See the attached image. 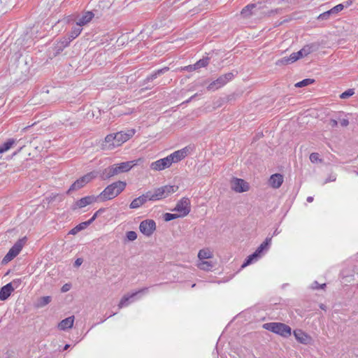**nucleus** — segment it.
I'll use <instances>...</instances> for the list:
<instances>
[{"mask_svg":"<svg viewBox=\"0 0 358 358\" xmlns=\"http://www.w3.org/2000/svg\"><path fill=\"white\" fill-rule=\"evenodd\" d=\"M115 136H113V134H110L107 135L105 137V143L106 146L108 149H113L115 147H113V143H115Z\"/></svg>","mask_w":358,"mask_h":358,"instance_id":"nucleus-31","label":"nucleus"},{"mask_svg":"<svg viewBox=\"0 0 358 358\" xmlns=\"http://www.w3.org/2000/svg\"><path fill=\"white\" fill-rule=\"evenodd\" d=\"M314 83H315V80L314 79L306 78V79H303V80H301L300 82L296 83L295 84V87H303L311 85V84H313Z\"/></svg>","mask_w":358,"mask_h":358,"instance_id":"nucleus-34","label":"nucleus"},{"mask_svg":"<svg viewBox=\"0 0 358 358\" xmlns=\"http://www.w3.org/2000/svg\"><path fill=\"white\" fill-rule=\"evenodd\" d=\"M99 199V195L96 196L94 195H90L83 197L75 203L73 209L84 208L90 204L96 202Z\"/></svg>","mask_w":358,"mask_h":358,"instance_id":"nucleus-15","label":"nucleus"},{"mask_svg":"<svg viewBox=\"0 0 358 358\" xmlns=\"http://www.w3.org/2000/svg\"><path fill=\"white\" fill-rule=\"evenodd\" d=\"M357 175H358V172H357Z\"/></svg>","mask_w":358,"mask_h":358,"instance_id":"nucleus-64","label":"nucleus"},{"mask_svg":"<svg viewBox=\"0 0 358 358\" xmlns=\"http://www.w3.org/2000/svg\"><path fill=\"white\" fill-rule=\"evenodd\" d=\"M301 49H302V50L303 52V55L305 56L308 55L309 54H310L313 52V46L312 45H305Z\"/></svg>","mask_w":358,"mask_h":358,"instance_id":"nucleus-43","label":"nucleus"},{"mask_svg":"<svg viewBox=\"0 0 358 358\" xmlns=\"http://www.w3.org/2000/svg\"><path fill=\"white\" fill-rule=\"evenodd\" d=\"M198 267L201 269V270H203V271H210L213 267V264L211 262H208V261H201V262H200L199 264H198Z\"/></svg>","mask_w":358,"mask_h":358,"instance_id":"nucleus-32","label":"nucleus"},{"mask_svg":"<svg viewBox=\"0 0 358 358\" xmlns=\"http://www.w3.org/2000/svg\"><path fill=\"white\" fill-rule=\"evenodd\" d=\"M234 75L229 72L220 76L215 80L211 82L207 87L208 91H215L224 86L228 82L231 80Z\"/></svg>","mask_w":358,"mask_h":358,"instance_id":"nucleus-6","label":"nucleus"},{"mask_svg":"<svg viewBox=\"0 0 358 358\" xmlns=\"http://www.w3.org/2000/svg\"><path fill=\"white\" fill-rule=\"evenodd\" d=\"M306 200H307L308 202L310 203V202H312L313 201V196H308Z\"/></svg>","mask_w":358,"mask_h":358,"instance_id":"nucleus-58","label":"nucleus"},{"mask_svg":"<svg viewBox=\"0 0 358 358\" xmlns=\"http://www.w3.org/2000/svg\"><path fill=\"white\" fill-rule=\"evenodd\" d=\"M173 210L178 212L182 217L187 215L191 210V202L189 199L187 197H182L177 202L176 206Z\"/></svg>","mask_w":358,"mask_h":358,"instance_id":"nucleus-7","label":"nucleus"},{"mask_svg":"<svg viewBox=\"0 0 358 358\" xmlns=\"http://www.w3.org/2000/svg\"><path fill=\"white\" fill-rule=\"evenodd\" d=\"M273 234L276 235L277 234V231H275Z\"/></svg>","mask_w":358,"mask_h":358,"instance_id":"nucleus-63","label":"nucleus"},{"mask_svg":"<svg viewBox=\"0 0 358 358\" xmlns=\"http://www.w3.org/2000/svg\"><path fill=\"white\" fill-rule=\"evenodd\" d=\"M288 57L291 63H293L299 59L296 52L292 53Z\"/></svg>","mask_w":358,"mask_h":358,"instance_id":"nucleus-48","label":"nucleus"},{"mask_svg":"<svg viewBox=\"0 0 358 358\" xmlns=\"http://www.w3.org/2000/svg\"><path fill=\"white\" fill-rule=\"evenodd\" d=\"M98 176V171H91L77 179L69 187L67 193L76 191L83 187L93 179Z\"/></svg>","mask_w":358,"mask_h":358,"instance_id":"nucleus-4","label":"nucleus"},{"mask_svg":"<svg viewBox=\"0 0 358 358\" xmlns=\"http://www.w3.org/2000/svg\"><path fill=\"white\" fill-rule=\"evenodd\" d=\"M94 16V15L92 12L87 11L78 19L76 23L82 27L90 22Z\"/></svg>","mask_w":358,"mask_h":358,"instance_id":"nucleus-23","label":"nucleus"},{"mask_svg":"<svg viewBox=\"0 0 358 358\" xmlns=\"http://www.w3.org/2000/svg\"><path fill=\"white\" fill-rule=\"evenodd\" d=\"M178 189V187L176 185H164L156 188L153 191H148L147 196H149V201H159L168 197Z\"/></svg>","mask_w":358,"mask_h":358,"instance_id":"nucleus-2","label":"nucleus"},{"mask_svg":"<svg viewBox=\"0 0 358 358\" xmlns=\"http://www.w3.org/2000/svg\"><path fill=\"white\" fill-rule=\"evenodd\" d=\"M326 287V283L320 284L319 289H324Z\"/></svg>","mask_w":358,"mask_h":358,"instance_id":"nucleus-59","label":"nucleus"},{"mask_svg":"<svg viewBox=\"0 0 358 358\" xmlns=\"http://www.w3.org/2000/svg\"><path fill=\"white\" fill-rule=\"evenodd\" d=\"M70 347V345L66 344L64 345L63 350H66Z\"/></svg>","mask_w":358,"mask_h":358,"instance_id":"nucleus-60","label":"nucleus"},{"mask_svg":"<svg viewBox=\"0 0 358 358\" xmlns=\"http://www.w3.org/2000/svg\"><path fill=\"white\" fill-rule=\"evenodd\" d=\"M189 148L188 147H185L184 148L175 151L171 155H168L166 157L169 161L171 165H172V164L173 163H177L183 159L187 155L189 152Z\"/></svg>","mask_w":358,"mask_h":358,"instance_id":"nucleus-11","label":"nucleus"},{"mask_svg":"<svg viewBox=\"0 0 358 358\" xmlns=\"http://www.w3.org/2000/svg\"><path fill=\"white\" fill-rule=\"evenodd\" d=\"M15 143L13 138L8 139L6 142L0 145V154L8 151L12 145Z\"/></svg>","mask_w":358,"mask_h":358,"instance_id":"nucleus-29","label":"nucleus"},{"mask_svg":"<svg viewBox=\"0 0 358 358\" xmlns=\"http://www.w3.org/2000/svg\"><path fill=\"white\" fill-rule=\"evenodd\" d=\"M231 189L236 192H244L249 190V185L244 180L234 178L231 181Z\"/></svg>","mask_w":358,"mask_h":358,"instance_id":"nucleus-12","label":"nucleus"},{"mask_svg":"<svg viewBox=\"0 0 358 358\" xmlns=\"http://www.w3.org/2000/svg\"><path fill=\"white\" fill-rule=\"evenodd\" d=\"M198 257L200 260H203L206 259H210L213 257V253L212 252L208 249H202L200 250L198 253Z\"/></svg>","mask_w":358,"mask_h":358,"instance_id":"nucleus-28","label":"nucleus"},{"mask_svg":"<svg viewBox=\"0 0 358 358\" xmlns=\"http://www.w3.org/2000/svg\"><path fill=\"white\" fill-rule=\"evenodd\" d=\"M331 125H332L333 127H335V126H336V125L338 124V122H337L336 120H332L331 121Z\"/></svg>","mask_w":358,"mask_h":358,"instance_id":"nucleus-57","label":"nucleus"},{"mask_svg":"<svg viewBox=\"0 0 358 358\" xmlns=\"http://www.w3.org/2000/svg\"><path fill=\"white\" fill-rule=\"evenodd\" d=\"M283 180L284 178L282 174L275 173L271 176L268 180V184L271 187L278 189L282 185Z\"/></svg>","mask_w":358,"mask_h":358,"instance_id":"nucleus-19","label":"nucleus"},{"mask_svg":"<svg viewBox=\"0 0 358 358\" xmlns=\"http://www.w3.org/2000/svg\"><path fill=\"white\" fill-rule=\"evenodd\" d=\"M148 292V287H143L138 291L133 292L131 294L124 295L120 300L118 307L119 308H122L123 307L127 306L130 303V300L133 301V299L138 294H145Z\"/></svg>","mask_w":358,"mask_h":358,"instance_id":"nucleus-14","label":"nucleus"},{"mask_svg":"<svg viewBox=\"0 0 358 358\" xmlns=\"http://www.w3.org/2000/svg\"><path fill=\"white\" fill-rule=\"evenodd\" d=\"M296 55H297L298 59H300V58H302V57H305V55H303V52L302 49H301L299 51L296 52Z\"/></svg>","mask_w":358,"mask_h":358,"instance_id":"nucleus-54","label":"nucleus"},{"mask_svg":"<svg viewBox=\"0 0 358 358\" xmlns=\"http://www.w3.org/2000/svg\"><path fill=\"white\" fill-rule=\"evenodd\" d=\"M256 7L254 3H250L245 6L241 10V14L245 17L250 16L252 14V10Z\"/></svg>","mask_w":358,"mask_h":358,"instance_id":"nucleus-30","label":"nucleus"},{"mask_svg":"<svg viewBox=\"0 0 358 358\" xmlns=\"http://www.w3.org/2000/svg\"><path fill=\"white\" fill-rule=\"evenodd\" d=\"M336 177L335 176H330L329 178H327L325 180L324 183H327V182H334V181L336 180Z\"/></svg>","mask_w":358,"mask_h":358,"instance_id":"nucleus-52","label":"nucleus"},{"mask_svg":"<svg viewBox=\"0 0 358 358\" xmlns=\"http://www.w3.org/2000/svg\"><path fill=\"white\" fill-rule=\"evenodd\" d=\"M169 70V67H164L162 69H158L155 71H154L152 74H150V76H148L146 79H145V81L146 82H150V81H152L153 80H155V78H157L158 76H160L162 74H164L166 72H167Z\"/></svg>","mask_w":358,"mask_h":358,"instance_id":"nucleus-24","label":"nucleus"},{"mask_svg":"<svg viewBox=\"0 0 358 358\" xmlns=\"http://www.w3.org/2000/svg\"><path fill=\"white\" fill-rule=\"evenodd\" d=\"M115 176H116V173L113 165L104 169L100 172H98V176H99L100 178L103 180H108Z\"/></svg>","mask_w":358,"mask_h":358,"instance_id":"nucleus-20","label":"nucleus"},{"mask_svg":"<svg viewBox=\"0 0 358 358\" xmlns=\"http://www.w3.org/2000/svg\"><path fill=\"white\" fill-rule=\"evenodd\" d=\"M343 8L344 6L342 3H340L330 9V11L331 14L338 13V12L341 11Z\"/></svg>","mask_w":358,"mask_h":358,"instance_id":"nucleus-40","label":"nucleus"},{"mask_svg":"<svg viewBox=\"0 0 358 358\" xmlns=\"http://www.w3.org/2000/svg\"><path fill=\"white\" fill-rule=\"evenodd\" d=\"M22 280L20 278L14 279L13 281L9 282L8 284L11 285L12 287H14V289L15 288H17L18 286L21 284Z\"/></svg>","mask_w":358,"mask_h":358,"instance_id":"nucleus-45","label":"nucleus"},{"mask_svg":"<svg viewBox=\"0 0 358 358\" xmlns=\"http://www.w3.org/2000/svg\"><path fill=\"white\" fill-rule=\"evenodd\" d=\"M83 262V260L82 258H78L76 261H75V263H74V266L76 267H78L80 266Z\"/></svg>","mask_w":358,"mask_h":358,"instance_id":"nucleus-51","label":"nucleus"},{"mask_svg":"<svg viewBox=\"0 0 358 358\" xmlns=\"http://www.w3.org/2000/svg\"><path fill=\"white\" fill-rule=\"evenodd\" d=\"M301 49H302V50L303 52V55L305 56L308 55L309 54H310L313 52V46L312 45H305Z\"/></svg>","mask_w":358,"mask_h":358,"instance_id":"nucleus-44","label":"nucleus"},{"mask_svg":"<svg viewBox=\"0 0 358 358\" xmlns=\"http://www.w3.org/2000/svg\"><path fill=\"white\" fill-rule=\"evenodd\" d=\"M134 134V130H131L129 133L119 131L113 134V136L115 137L114 138L115 143H113V147H118L121 145L122 143L128 141Z\"/></svg>","mask_w":358,"mask_h":358,"instance_id":"nucleus-13","label":"nucleus"},{"mask_svg":"<svg viewBox=\"0 0 358 358\" xmlns=\"http://www.w3.org/2000/svg\"><path fill=\"white\" fill-rule=\"evenodd\" d=\"M155 229L156 223L153 220H145L140 223V231L148 237L150 236Z\"/></svg>","mask_w":358,"mask_h":358,"instance_id":"nucleus-10","label":"nucleus"},{"mask_svg":"<svg viewBox=\"0 0 358 358\" xmlns=\"http://www.w3.org/2000/svg\"><path fill=\"white\" fill-rule=\"evenodd\" d=\"M355 94L354 89H348L340 95V98L342 99H348Z\"/></svg>","mask_w":358,"mask_h":358,"instance_id":"nucleus-37","label":"nucleus"},{"mask_svg":"<svg viewBox=\"0 0 358 358\" xmlns=\"http://www.w3.org/2000/svg\"><path fill=\"white\" fill-rule=\"evenodd\" d=\"M74 316H71L64 320H62L58 324V328L60 330H66L71 329L73 325Z\"/></svg>","mask_w":358,"mask_h":358,"instance_id":"nucleus-22","label":"nucleus"},{"mask_svg":"<svg viewBox=\"0 0 358 358\" xmlns=\"http://www.w3.org/2000/svg\"><path fill=\"white\" fill-rule=\"evenodd\" d=\"M106 210V208H99L98 210H97V213L100 215L102 213H104Z\"/></svg>","mask_w":358,"mask_h":358,"instance_id":"nucleus-56","label":"nucleus"},{"mask_svg":"<svg viewBox=\"0 0 358 358\" xmlns=\"http://www.w3.org/2000/svg\"><path fill=\"white\" fill-rule=\"evenodd\" d=\"M171 164L168 160L167 157H164L153 162L150 164V168L153 171H162L171 166Z\"/></svg>","mask_w":358,"mask_h":358,"instance_id":"nucleus-16","label":"nucleus"},{"mask_svg":"<svg viewBox=\"0 0 358 358\" xmlns=\"http://www.w3.org/2000/svg\"><path fill=\"white\" fill-rule=\"evenodd\" d=\"M330 15H331V13L330 10H329L328 11H326V12H324V13H321L318 16L317 19L320 20H327V19H329Z\"/></svg>","mask_w":358,"mask_h":358,"instance_id":"nucleus-41","label":"nucleus"},{"mask_svg":"<svg viewBox=\"0 0 358 358\" xmlns=\"http://www.w3.org/2000/svg\"><path fill=\"white\" fill-rule=\"evenodd\" d=\"M126 236L129 241H134L137 238V234L134 231H129L127 232Z\"/></svg>","mask_w":358,"mask_h":358,"instance_id":"nucleus-39","label":"nucleus"},{"mask_svg":"<svg viewBox=\"0 0 358 358\" xmlns=\"http://www.w3.org/2000/svg\"><path fill=\"white\" fill-rule=\"evenodd\" d=\"M71 284L66 283V284L64 285L61 289L62 292H68L71 289Z\"/></svg>","mask_w":358,"mask_h":358,"instance_id":"nucleus-49","label":"nucleus"},{"mask_svg":"<svg viewBox=\"0 0 358 358\" xmlns=\"http://www.w3.org/2000/svg\"><path fill=\"white\" fill-rule=\"evenodd\" d=\"M127 182L118 180L107 185L99 194V197L101 201L112 200L120 195L126 188Z\"/></svg>","mask_w":358,"mask_h":358,"instance_id":"nucleus-1","label":"nucleus"},{"mask_svg":"<svg viewBox=\"0 0 358 358\" xmlns=\"http://www.w3.org/2000/svg\"><path fill=\"white\" fill-rule=\"evenodd\" d=\"M210 59L208 57H204L197 61L193 66H189L187 68L190 69H198L202 67H206L209 64Z\"/></svg>","mask_w":358,"mask_h":358,"instance_id":"nucleus-25","label":"nucleus"},{"mask_svg":"<svg viewBox=\"0 0 358 358\" xmlns=\"http://www.w3.org/2000/svg\"><path fill=\"white\" fill-rule=\"evenodd\" d=\"M310 160L312 163L322 162V159L320 158V155L317 152H313L310 155Z\"/></svg>","mask_w":358,"mask_h":358,"instance_id":"nucleus-38","label":"nucleus"},{"mask_svg":"<svg viewBox=\"0 0 358 358\" xmlns=\"http://www.w3.org/2000/svg\"><path fill=\"white\" fill-rule=\"evenodd\" d=\"M324 307H325V306H324V304H321V305H320V308H321L322 309H324Z\"/></svg>","mask_w":358,"mask_h":358,"instance_id":"nucleus-61","label":"nucleus"},{"mask_svg":"<svg viewBox=\"0 0 358 358\" xmlns=\"http://www.w3.org/2000/svg\"><path fill=\"white\" fill-rule=\"evenodd\" d=\"M197 96V94H194V95H192L191 97H189L187 100L185 101L182 104H185V103H189L192 100H193L196 96Z\"/></svg>","mask_w":358,"mask_h":358,"instance_id":"nucleus-55","label":"nucleus"},{"mask_svg":"<svg viewBox=\"0 0 358 358\" xmlns=\"http://www.w3.org/2000/svg\"><path fill=\"white\" fill-rule=\"evenodd\" d=\"M288 64H291L288 57H285L276 62L277 65H286Z\"/></svg>","mask_w":358,"mask_h":358,"instance_id":"nucleus-42","label":"nucleus"},{"mask_svg":"<svg viewBox=\"0 0 358 358\" xmlns=\"http://www.w3.org/2000/svg\"><path fill=\"white\" fill-rule=\"evenodd\" d=\"M263 328L284 338H288L292 334L289 326L281 322H268L263 324Z\"/></svg>","mask_w":358,"mask_h":358,"instance_id":"nucleus-3","label":"nucleus"},{"mask_svg":"<svg viewBox=\"0 0 358 358\" xmlns=\"http://www.w3.org/2000/svg\"><path fill=\"white\" fill-rule=\"evenodd\" d=\"M23 240H18L8 250V253L4 256L2 262L6 264L17 257L21 252L23 248Z\"/></svg>","mask_w":358,"mask_h":358,"instance_id":"nucleus-9","label":"nucleus"},{"mask_svg":"<svg viewBox=\"0 0 358 358\" xmlns=\"http://www.w3.org/2000/svg\"><path fill=\"white\" fill-rule=\"evenodd\" d=\"M14 291V287H11L10 284H6L0 289V300H6Z\"/></svg>","mask_w":358,"mask_h":358,"instance_id":"nucleus-21","label":"nucleus"},{"mask_svg":"<svg viewBox=\"0 0 358 358\" xmlns=\"http://www.w3.org/2000/svg\"><path fill=\"white\" fill-rule=\"evenodd\" d=\"M51 301V297L50 296H45L41 297L37 302V307L41 308L48 305Z\"/></svg>","mask_w":358,"mask_h":358,"instance_id":"nucleus-33","label":"nucleus"},{"mask_svg":"<svg viewBox=\"0 0 358 358\" xmlns=\"http://www.w3.org/2000/svg\"><path fill=\"white\" fill-rule=\"evenodd\" d=\"M99 215V214L97 213V211H96L94 213V214L93 215V216L89 220H87L90 224H91L95 220L96 218Z\"/></svg>","mask_w":358,"mask_h":358,"instance_id":"nucleus-50","label":"nucleus"},{"mask_svg":"<svg viewBox=\"0 0 358 358\" xmlns=\"http://www.w3.org/2000/svg\"><path fill=\"white\" fill-rule=\"evenodd\" d=\"M149 201V196H147V192L134 199L129 204V208L131 209H136L144 205Z\"/></svg>","mask_w":358,"mask_h":358,"instance_id":"nucleus-18","label":"nucleus"},{"mask_svg":"<svg viewBox=\"0 0 358 358\" xmlns=\"http://www.w3.org/2000/svg\"><path fill=\"white\" fill-rule=\"evenodd\" d=\"M143 160L139 158L132 161L124 162L113 164L116 175L130 171L134 166L140 164Z\"/></svg>","mask_w":358,"mask_h":358,"instance_id":"nucleus-8","label":"nucleus"},{"mask_svg":"<svg viewBox=\"0 0 358 358\" xmlns=\"http://www.w3.org/2000/svg\"><path fill=\"white\" fill-rule=\"evenodd\" d=\"M178 217H182L178 213V214H173V213H166L164 215V219L166 222H169V221L177 219Z\"/></svg>","mask_w":358,"mask_h":358,"instance_id":"nucleus-36","label":"nucleus"},{"mask_svg":"<svg viewBox=\"0 0 358 358\" xmlns=\"http://www.w3.org/2000/svg\"><path fill=\"white\" fill-rule=\"evenodd\" d=\"M320 284L317 281H314L313 284L311 285V287L313 289H319Z\"/></svg>","mask_w":358,"mask_h":358,"instance_id":"nucleus-53","label":"nucleus"},{"mask_svg":"<svg viewBox=\"0 0 358 358\" xmlns=\"http://www.w3.org/2000/svg\"><path fill=\"white\" fill-rule=\"evenodd\" d=\"M54 49L55 51V55L56 56L57 55H59L61 52H62L64 48L63 47H62L61 45H59L57 43L55 45Z\"/></svg>","mask_w":358,"mask_h":358,"instance_id":"nucleus-46","label":"nucleus"},{"mask_svg":"<svg viewBox=\"0 0 358 358\" xmlns=\"http://www.w3.org/2000/svg\"><path fill=\"white\" fill-rule=\"evenodd\" d=\"M271 241L272 237L266 238L265 241L260 244L255 252L247 257L245 262L243 264L242 267H245L250 264L255 259L259 258L264 250H268L271 244Z\"/></svg>","mask_w":358,"mask_h":358,"instance_id":"nucleus-5","label":"nucleus"},{"mask_svg":"<svg viewBox=\"0 0 358 358\" xmlns=\"http://www.w3.org/2000/svg\"><path fill=\"white\" fill-rule=\"evenodd\" d=\"M293 334L296 340L300 343L308 345L312 341V338L301 329H296Z\"/></svg>","mask_w":358,"mask_h":358,"instance_id":"nucleus-17","label":"nucleus"},{"mask_svg":"<svg viewBox=\"0 0 358 358\" xmlns=\"http://www.w3.org/2000/svg\"><path fill=\"white\" fill-rule=\"evenodd\" d=\"M82 30V27L76 23V26L72 28L71 31L68 34V36L73 41L80 34Z\"/></svg>","mask_w":358,"mask_h":358,"instance_id":"nucleus-27","label":"nucleus"},{"mask_svg":"<svg viewBox=\"0 0 358 358\" xmlns=\"http://www.w3.org/2000/svg\"><path fill=\"white\" fill-rule=\"evenodd\" d=\"M339 123L342 127H345L349 124V120L348 118H342L339 120Z\"/></svg>","mask_w":358,"mask_h":358,"instance_id":"nucleus-47","label":"nucleus"},{"mask_svg":"<svg viewBox=\"0 0 358 358\" xmlns=\"http://www.w3.org/2000/svg\"><path fill=\"white\" fill-rule=\"evenodd\" d=\"M89 225H90V222L88 221H85L83 222L80 223L77 226H76L74 228H73L70 231V234L75 235L78 232L80 231L81 230L85 229L87 228Z\"/></svg>","mask_w":358,"mask_h":358,"instance_id":"nucleus-26","label":"nucleus"},{"mask_svg":"<svg viewBox=\"0 0 358 358\" xmlns=\"http://www.w3.org/2000/svg\"><path fill=\"white\" fill-rule=\"evenodd\" d=\"M195 285H196L195 284H193V285H192V287H195Z\"/></svg>","mask_w":358,"mask_h":358,"instance_id":"nucleus-62","label":"nucleus"},{"mask_svg":"<svg viewBox=\"0 0 358 358\" xmlns=\"http://www.w3.org/2000/svg\"><path fill=\"white\" fill-rule=\"evenodd\" d=\"M72 41V40L71 39V38H69L68 36H66V37H64L62 38H61L58 42H57V44L59 45H61L62 47H63L64 48H66L67 46H69V45L70 44V43Z\"/></svg>","mask_w":358,"mask_h":358,"instance_id":"nucleus-35","label":"nucleus"}]
</instances>
